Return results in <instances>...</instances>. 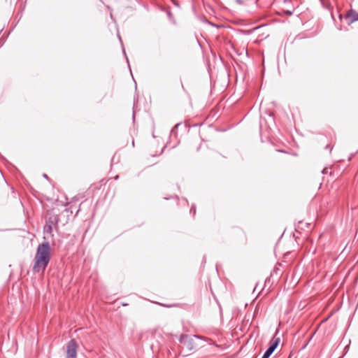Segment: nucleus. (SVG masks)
Segmentation results:
<instances>
[{
  "mask_svg": "<svg viewBox=\"0 0 358 358\" xmlns=\"http://www.w3.org/2000/svg\"><path fill=\"white\" fill-rule=\"evenodd\" d=\"M78 348L76 341L71 340L66 345V358H77Z\"/></svg>",
  "mask_w": 358,
  "mask_h": 358,
  "instance_id": "7ed1b4c3",
  "label": "nucleus"
},
{
  "mask_svg": "<svg viewBox=\"0 0 358 358\" xmlns=\"http://www.w3.org/2000/svg\"><path fill=\"white\" fill-rule=\"evenodd\" d=\"M43 177L48 178V176L46 174H43Z\"/></svg>",
  "mask_w": 358,
  "mask_h": 358,
  "instance_id": "0eeeda50",
  "label": "nucleus"
},
{
  "mask_svg": "<svg viewBox=\"0 0 358 358\" xmlns=\"http://www.w3.org/2000/svg\"><path fill=\"white\" fill-rule=\"evenodd\" d=\"M194 338H196V336H191L186 334H182L180 337L179 341L183 345V348L187 349L188 350H192L196 347L194 343Z\"/></svg>",
  "mask_w": 358,
  "mask_h": 358,
  "instance_id": "f03ea898",
  "label": "nucleus"
},
{
  "mask_svg": "<svg viewBox=\"0 0 358 358\" xmlns=\"http://www.w3.org/2000/svg\"><path fill=\"white\" fill-rule=\"evenodd\" d=\"M325 171H326V169H324L323 171H322V173H325Z\"/></svg>",
  "mask_w": 358,
  "mask_h": 358,
  "instance_id": "6e6552de",
  "label": "nucleus"
},
{
  "mask_svg": "<svg viewBox=\"0 0 358 358\" xmlns=\"http://www.w3.org/2000/svg\"><path fill=\"white\" fill-rule=\"evenodd\" d=\"M45 231L47 233H51L52 232V226L51 225H46L45 227Z\"/></svg>",
  "mask_w": 358,
  "mask_h": 358,
  "instance_id": "423d86ee",
  "label": "nucleus"
},
{
  "mask_svg": "<svg viewBox=\"0 0 358 358\" xmlns=\"http://www.w3.org/2000/svg\"><path fill=\"white\" fill-rule=\"evenodd\" d=\"M280 338L273 337L269 342L268 348L264 352L262 358H268L276 349L280 343Z\"/></svg>",
  "mask_w": 358,
  "mask_h": 358,
  "instance_id": "20e7f679",
  "label": "nucleus"
},
{
  "mask_svg": "<svg viewBox=\"0 0 358 358\" xmlns=\"http://www.w3.org/2000/svg\"><path fill=\"white\" fill-rule=\"evenodd\" d=\"M51 248L48 242L38 245L34 257L33 271L35 273L43 272L50 260Z\"/></svg>",
  "mask_w": 358,
  "mask_h": 358,
  "instance_id": "f257e3e1",
  "label": "nucleus"
},
{
  "mask_svg": "<svg viewBox=\"0 0 358 358\" xmlns=\"http://www.w3.org/2000/svg\"><path fill=\"white\" fill-rule=\"evenodd\" d=\"M345 18L349 19V22L352 23L358 20V13L355 10L351 9L347 13Z\"/></svg>",
  "mask_w": 358,
  "mask_h": 358,
  "instance_id": "39448f33",
  "label": "nucleus"
}]
</instances>
